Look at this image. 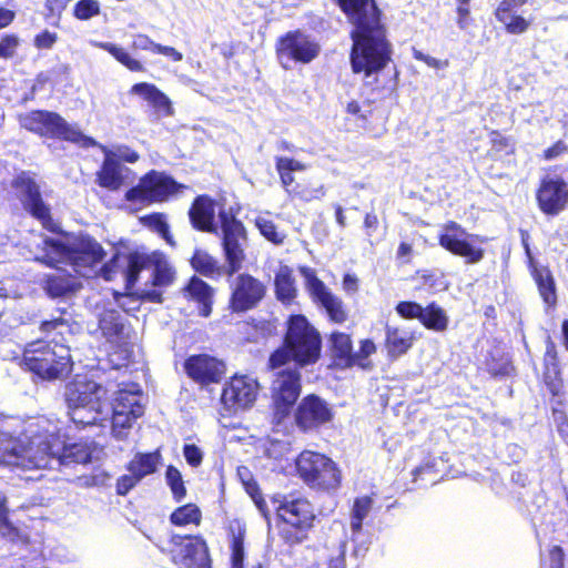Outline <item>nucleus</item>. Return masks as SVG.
Listing matches in <instances>:
<instances>
[{
	"instance_id": "21",
	"label": "nucleus",
	"mask_w": 568,
	"mask_h": 568,
	"mask_svg": "<svg viewBox=\"0 0 568 568\" xmlns=\"http://www.w3.org/2000/svg\"><path fill=\"white\" fill-rule=\"evenodd\" d=\"M536 197L542 213L557 215L568 204V185L562 178L548 174L541 180Z\"/></svg>"
},
{
	"instance_id": "25",
	"label": "nucleus",
	"mask_w": 568,
	"mask_h": 568,
	"mask_svg": "<svg viewBox=\"0 0 568 568\" xmlns=\"http://www.w3.org/2000/svg\"><path fill=\"white\" fill-rule=\"evenodd\" d=\"M65 355H68V347L62 344L36 341L27 345L23 352V364L33 373H43L45 371L42 358L58 356L60 359H65Z\"/></svg>"
},
{
	"instance_id": "50",
	"label": "nucleus",
	"mask_w": 568,
	"mask_h": 568,
	"mask_svg": "<svg viewBox=\"0 0 568 568\" xmlns=\"http://www.w3.org/2000/svg\"><path fill=\"white\" fill-rule=\"evenodd\" d=\"M168 485L171 487L172 493L176 497H181L185 494L181 473L173 466H169L165 473Z\"/></svg>"
},
{
	"instance_id": "58",
	"label": "nucleus",
	"mask_w": 568,
	"mask_h": 568,
	"mask_svg": "<svg viewBox=\"0 0 568 568\" xmlns=\"http://www.w3.org/2000/svg\"><path fill=\"white\" fill-rule=\"evenodd\" d=\"M491 151L497 154L503 151L510 152L513 151V144L510 143L508 138L503 136L498 132L491 133Z\"/></svg>"
},
{
	"instance_id": "55",
	"label": "nucleus",
	"mask_w": 568,
	"mask_h": 568,
	"mask_svg": "<svg viewBox=\"0 0 568 568\" xmlns=\"http://www.w3.org/2000/svg\"><path fill=\"white\" fill-rule=\"evenodd\" d=\"M58 40V34L55 32H50L49 30H44L41 33L37 34L33 44L37 49H51Z\"/></svg>"
},
{
	"instance_id": "63",
	"label": "nucleus",
	"mask_w": 568,
	"mask_h": 568,
	"mask_svg": "<svg viewBox=\"0 0 568 568\" xmlns=\"http://www.w3.org/2000/svg\"><path fill=\"white\" fill-rule=\"evenodd\" d=\"M158 43L153 42L148 36L138 34L134 37L132 48L135 50H150L153 52V47Z\"/></svg>"
},
{
	"instance_id": "38",
	"label": "nucleus",
	"mask_w": 568,
	"mask_h": 568,
	"mask_svg": "<svg viewBox=\"0 0 568 568\" xmlns=\"http://www.w3.org/2000/svg\"><path fill=\"white\" fill-rule=\"evenodd\" d=\"M386 343L389 354L399 356L412 347L413 336L409 332L388 326L386 329Z\"/></svg>"
},
{
	"instance_id": "61",
	"label": "nucleus",
	"mask_w": 568,
	"mask_h": 568,
	"mask_svg": "<svg viewBox=\"0 0 568 568\" xmlns=\"http://www.w3.org/2000/svg\"><path fill=\"white\" fill-rule=\"evenodd\" d=\"M114 159L119 162L124 161L129 163H134L139 160V154L131 150L128 146H119L115 151H113Z\"/></svg>"
},
{
	"instance_id": "28",
	"label": "nucleus",
	"mask_w": 568,
	"mask_h": 568,
	"mask_svg": "<svg viewBox=\"0 0 568 568\" xmlns=\"http://www.w3.org/2000/svg\"><path fill=\"white\" fill-rule=\"evenodd\" d=\"M216 203L209 196L201 195L193 202L189 215L192 225L202 232L216 233Z\"/></svg>"
},
{
	"instance_id": "13",
	"label": "nucleus",
	"mask_w": 568,
	"mask_h": 568,
	"mask_svg": "<svg viewBox=\"0 0 568 568\" xmlns=\"http://www.w3.org/2000/svg\"><path fill=\"white\" fill-rule=\"evenodd\" d=\"M99 331L105 339L108 349L119 353L123 358L128 357L132 329L118 310L105 308L99 315Z\"/></svg>"
},
{
	"instance_id": "32",
	"label": "nucleus",
	"mask_w": 568,
	"mask_h": 568,
	"mask_svg": "<svg viewBox=\"0 0 568 568\" xmlns=\"http://www.w3.org/2000/svg\"><path fill=\"white\" fill-rule=\"evenodd\" d=\"M275 293L278 301L284 304H291L296 297L295 281L293 277V271L283 265L278 268L275 274Z\"/></svg>"
},
{
	"instance_id": "54",
	"label": "nucleus",
	"mask_w": 568,
	"mask_h": 568,
	"mask_svg": "<svg viewBox=\"0 0 568 568\" xmlns=\"http://www.w3.org/2000/svg\"><path fill=\"white\" fill-rule=\"evenodd\" d=\"M413 57L416 60H419V61L426 63L429 68H433V69H438V70L446 69L449 65L448 60L436 59L432 55L423 53L422 51H419L417 49H413Z\"/></svg>"
},
{
	"instance_id": "41",
	"label": "nucleus",
	"mask_w": 568,
	"mask_h": 568,
	"mask_svg": "<svg viewBox=\"0 0 568 568\" xmlns=\"http://www.w3.org/2000/svg\"><path fill=\"white\" fill-rule=\"evenodd\" d=\"M420 322L429 329L443 332L448 326V316L442 307L433 303L423 310Z\"/></svg>"
},
{
	"instance_id": "64",
	"label": "nucleus",
	"mask_w": 568,
	"mask_h": 568,
	"mask_svg": "<svg viewBox=\"0 0 568 568\" xmlns=\"http://www.w3.org/2000/svg\"><path fill=\"white\" fill-rule=\"evenodd\" d=\"M153 52L169 57L173 61H181L183 59L182 53L179 52L178 50H175L174 48L168 47V45H162L159 43L153 47Z\"/></svg>"
},
{
	"instance_id": "20",
	"label": "nucleus",
	"mask_w": 568,
	"mask_h": 568,
	"mask_svg": "<svg viewBox=\"0 0 568 568\" xmlns=\"http://www.w3.org/2000/svg\"><path fill=\"white\" fill-rule=\"evenodd\" d=\"M301 272L305 277L306 287L313 301L326 311L331 321L344 323L347 318V312L342 300L334 295L326 285L317 278L313 270L303 267Z\"/></svg>"
},
{
	"instance_id": "48",
	"label": "nucleus",
	"mask_w": 568,
	"mask_h": 568,
	"mask_svg": "<svg viewBox=\"0 0 568 568\" xmlns=\"http://www.w3.org/2000/svg\"><path fill=\"white\" fill-rule=\"evenodd\" d=\"M100 13V4L97 0H80L74 7V16L79 20H88Z\"/></svg>"
},
{
	"instance_id": "29",
	"label": "nucleus",
	"mask_w": 568,
	"mask_h": 568,
	"mask_svg": "<svg viewBox=\"0 0 568 568\" xmlns=\"http://www.w3.org/2000/svg\"><path fill=\"white\" fill-rule=\"evenodd\" d=\"M131 93L141 97L148 102L159 116H170L173 114L170 99L154 84L146 82L136 83L131 88Z\"/></svg>"
},
{
	"instance_id": "45",
	"label": "nucleus",
	"mask_w": 568,
	"mask_h": 568,
	"mask_svg": "<svg viewBox=\"0 0 568 568\" xmlns=\"http://www.w3.org/2000/svg\"><path fill=\"white\" fill-rule=\"evenodd\" d=\"M255 225L260 230L261 234L274 244H282L286 237L285 233L278 231L273 221L258 216L255 220Z\"/></svg>"
},
{
	"instance_id": "27",
	"label": "nucleus",
	"mask_w": 568,
	"mask_h": 568,
	"mask_svg": "<svg viewBox=\"0 0 568 568\" xmlns=\"http://www.w3.org/2000/svg\"><path fill=\"white\" fill-rule=\"evenodd\" d=\"M95 145H98L104 153L103 164L98 172L99 185L108 190L115 191L123 184L125 179L124 173L128 172L129 169L114 159L113 151L98 143Z\"/></svg>"
},
{
	"instance_id": "5",
	"label": "nucleus",
	"mask_w": 568,
	"mask_h": 568,
	"mask_svg": "<svg viewBox=\"0 0 568 568\" xmlns=\"http://www.w3.org/2000/svg\"><path fill=\"white\" fill-rule=\"evenodd\" d=\"M285 342L286 347L280 348L271 355L270 365L273 368L284 365L290 355L300 365L314 363L320 357V335L304 316L291 317Z\"/></svg>"
},
{
	"instance_id": "57",
	"label": "nucleus",
	"mask_w": 568,
	"mask_h": 568,
	"mask_svg": "<svg viewBox=\"0 0 568 568\" xmlns=\"http://www.w3.org/2000/svg\"><path fill=\"white\" fill-rule=\"evenodd\" d=\"M275 160L276 166H281L291 173L305 171L307 169V165L305 163L292 158L277 156Z\"/></svg>"
},
{
	"instance_id": "6",
	"label": "nucleus",
	"mask_w": 568,
	"mask_h": 568,
	"mask_svg": "<svg viewBox=\"0 0 568 568\" xmlns=\"http://www.w3.org/2000/svg\"><path fill=\"white\" fill-rule=\"evenodd\" d=\"M145 396L136 383H121L112 400V434L125 439L129 430L144 414Z\"/></svg>"
},
{
	"instance_id": "39",
	"label": "nucleus",
	"mask_w": 568,
	"mask_h": 568,
	"mask_svg": "<svg viewBox=\"0 0 568 568\" xmlns=\"http://www.w3.org/2000/svg\"><path fill=\"white\" fill-rule=\"evenodd\" d=\"M534 277L544 302L549 306H554L556 304L557 297L555 281L550 271L546 267L535 268Z\"/></svg>"
},
{
	"instance_id": "43",
	"label": "nucleus",
	"mask_w": 568,
	"mask_h": 568,
	"mask_svg": "<svg viewBox=\"0 0 568 568\" xmlns=\"http://www.w3.org/2000/svg\"><path fill=\"white\" fill-rule=\"evenodd\" d=\"M201 511L195 504H186L171 514V523L175 526L199 525Z\"/></svg>"
},
{
	"instance_id": "24",
	"label": "nucleus",
	"mask_w": 568,
	"mask_h": 568,
	"mask_svg": "<svg viewBox=\"0 0 568 568\" xmlns=\"http://www.w3.org/2000/svg\"><path fill=\"white\" fill-rule=\"evenodd\" d=\"M277 517L294 527H310L314 520V511L308 499H291L280 503V499H272Z\"/></svg>"
},
{
	"instance_id": "18",
	"label": "nucleus",
	"mask_w": 568,
	"mask_h": 568,
	"mask_svg": "<svg viewBox=\"0 0 568 568\" xmlns=\"http://www.w3.org/2000/svg\"><path fill=\"white\" fill-rule=\"evenodd\" d=\"M151 270L154 286H166L174 278V271L168 263L162 253L153 252L151 254H133L128 261V281H136L139 273L144 270Z\"/></svg>"
},
{
	"instance_id": "40",
	"label": "nucleus",
	"mask_w": 568,
	"mask_h": 568,
	"mask_svg": "<svg viewBox=\"0 0 568 568\" xmlns=\"http://www.w3.org/2000/svg\"><path fill=\"white\" fill-rule=\"evenodd\" d=\"M191 264L196 272L204 276L215 277L223 274V267L219 265L217 261L202 250L195 251Z\"/></svg>"
},
{
	"instance_id": "44",
	"label": "nucleus",
	"mask_w": 568,
	"mask_h": 568,
	"mask_svg": "<svg viewBox=\"0 0 568 568\" xmlns=\"http://www.w3.org/2000/svg\"><path fill=\"white\" fill-rule=\"evenodd\" d=\"M263 453L270 459L282 462L291 452L288 440L267 437L262 442Z\"/></svg>"
},
{
	"instance_id": "16",
	"label": "nucleus",
	"mask_w": 568,
	"mask_h": 568,
	"mask_svg": "<svg viewBox=\"0 0 568 568\" xmlns=\"http://www.w3.org/2000/svg\"><path fill=\"white\" fill-rule=\"evenodd\" d=\"M258 383L247 375L233 376L223 387L221 400L225 409L237 413L253 406L258 394Z\"/></svg>"
},
{
	"instance_id": "1",
	"label": "nucleus",
	"mask_w": 568,
	"mask_h": 568,
	"mask_svg": "<svg viewBox=\"0 0 568 568\" xmlns=\"http://www.w3.org/2000/svg\"><path fill=\"white\" fill-rule=\"evenodd\" d=\"M91 452L87 444H65L50 419L31 420L19 436L0 433V465L21 469H45L87 464Z\"/></svg>"
},
{
	"instance_id": "33",
	"label": "nucleus",
	"mask_w": 568,
	"mask_h": 568,
	"mask_svg": "<svg viewBox=\"0 0 568 568\" xmlns=\"http://www.w3.org/2000/svg\"><path fill=\"white\" fill-rule=\"evenodd\" d=\"M516 8L508 7L507 2H501L496 10V18L505 24L507 32L520 34L529 28L530 22L520 16H515L513 11Z\"/></svg>"
},
{
	"instance_id": "53",
	"label": "nucleus",
	"mask_w": 568,
	"mask_h": 568,
	"mask_svg": "<svg viewBox=\"0 0 568 568\" xmlns=\"http://www.w3.org/2000/svg\"><path fill=\"white\" fill-rule=\"evenodd\" d=\"M183 456L192 467L200 466L203 460V452L194 444L184 445Z\"/></svg>"
},
{
	"instance_id": "4",
	"label": "nucleus",
	"mask_w": 568,
	"mask_h": 568,
	"mask_svg": "<svg viewBox=\"0 0 568 568\" xmlns=\"http://www.w3.org/2000/svg\"><path fill=\"white\" fill-rule=\"evenodd\" d=\"M105 388L85 376H77L65 388V402L71 420L81 426H103L108 414L103 413Z\"/></svg>"
},
{
	"instance_id": "35",
	"label": "nucleus",
	"mask_w": 568,
	"mask_h": 568,
	"mask_svg": "<svg viewBox=\"0 0 568 568\" xmlns=\"http://www.w3.org/2000/svg\"><path fill=\"white\" fill-rule=\"evenodd\" d=\"M161 462L159 450L149 454H136L129 465V471L134 474L140 480L153 474Z\"/></svg>"
},
{
	"instance_id": "2",
	"label": "nucleus",
	"mask_w": 568,
	"mask_h": 568,
	"mask_svg": "<svg viewBox=\"0 0 568 568\" xmlns=\"http://www.w3.org/2000/svg\"><path fill=\"white\" fill-rule=\"evenodd\" d=\"M42 254L37 260L57 270L47 276L44 290L52 297L65 296L81 287L77 276L60 265H68L82 277L97 273L105 255L102 246L85 234L69 235L62 239H44Z\"/></svg>"
},
{
	"instance_id": "12",
	"label": "nucleus",
	"mask_w": 568,
	"mask_h": 568,
	"mask_svg": "<svg viewBox=\"0 0 568 568\" xmlns=\"http://www.w3.org/2000/svg\"><path fill=\"white\" fill-rule=\"evenodd\" d=\"M219 217L223 233V248L229 265L225 272L226 274L232 275L241 268L244 261L246 233L243 224L232 214L221 210L219 212Z\"/></svg>"
},
{
	"instance_id": "59",
	"label": "nucleus",
	"mask_w": 568,
	"mask_h": 568,
	"mask_svg": "<svg viewBox=\"0 0 568 568\" xmlns=\"http://www.w3.org/2000/svg\"><path fill=\"white\" fill-rule=\"evenodd\" d=\"M140 480L134 474L130 473L129 475H123L116 481V493L119 495H125L129 493L131 488H133L136 483Z\"/></svg>"
},
{
	"instance_id": "15",
	"label": "nucleus",
	"mask_w": 568,
	"mask_h": 568,
	"mask_svg": "<svg viewBox=\"0 0 568 568\" xmlns=\"http://www.w3.org/2000/svg\"><path fill=\"white\" fill-rule=\"evenodd\" d=\"M169 551L180 568H211L207 546L200 537L173 536Z\"/></svg>"
},
{
	"instance_id": "22",
	"label": "nucleus",
	"mask_w": 568,
	"mask_h": 568,
	"mask_svg": "<svg viewBox=\"0 0 568 568\" xmlns=\"http://www.w3.org/2000/svg\"><path fill=\"white\" fill-rule=\"evenodd\" d=\"M186 374L201 385L219 383L225 374V365L215 357L201 354L185 361Z\"/></svg>"
},
{
	"instance_id": "3",
	"label": "nucleus",
	"mask_w": 568,
	"mask_h": 568,
	"mask_svg": "<svg viewBox=\"0 0 568 568\" xmlns=\"http://www.w3.org/2000/svg\"><path fill=\"white\" fill-rule=\"evenodd\" d=\"M339 4L355 27L352 31V69L367 78L384 69L392 55L381 12L375 0H339Z\"/></svg>"
},
{
	"instance_id": "19",
	"label": "nucleus",
	"mask_w": 568,
	"mask_h": 568,
	"mask_svg": "<svg viewBox=\"0 0 568 568\" xmlns=\"http://www.w3.org/2000/svg\"><path fill=\"white\" fill-rule=\"evenodd\" d=\"M26 209L49 230H54V223L49 207L43 203L39 185L30 173L22 172L12 182Z\"/></svg>"
},
{
	"instance_id": "49",
	"label": "nucleus",
	"mask_w": 568,
	"mask_h": 568,
	"mask_svg": "<svg viewBox=\"0 0 568 568\" xmlns=\"http://www.w3.org/2000/svg\"><path fill=\"white\" fill-rule=\"evenodd\" d=\"M237 476L250 497H257L260 494V486L254 479L251 470L246 466H240L237 468Z\"/></svg>"
},
{
	"instance_id": "31",
	"label": "nucleus",
	"mask_w": 568,
	"mask_h": 568,
	"mask_svg": "<svg viewBox=\"0 0 568 568\" xmlns=\"http://www.w3.org/2000/svg\"><path fill=\"white\" fill-rule=\"evenodd\" d=\"M244 536L245 525L239 520H231L229 524V538L231 544V562L232 568H243L244 560ZM251 568H262L260 564L252 566Z\"/></svg>"
},
{
	"instance_id": "26",
	"label": "nucleus",
	"mask_w": 568,
	"mask_h": 568,
	"mask_svg": "<svg viewBox=\"0 0 568 568\" xmlns=\"http://www.w3.org/2000/svg\"><path fill=\"white\" fill-rule=\"evenodd\" d=\"M7 501L8 499L0 500V536L10 542L26 545L29 542L28 534L16 526L21 521L20 513L24 507L13 509Z\"/></svg>"
},
{
	"instance_id": "46",
	"label": "nucleus",
	"mask_w": 568,
	"mask_h": 568,
	"mask_svg": "<svg viewBox=\"0 0 568 568\" xmlns=\"http://www.w3.org/2000/svg\"><path fill=\"white\" fill-rule=\"evenodd\" d=\"M142 222L145 226L152 229L156 233H159L169 244L173 245L174 242L169 231V224L166 222L165 215L161 213H155L151 215H146L142 217Z\"/></svg>"
},
{
	"instance_id": "17",
	"label": "nucleus",
	"mask_w": 568,
	"mask_h": 568,
	"mask_svg": "<svg viewBox=\"0 0 568 568\" xmlns=\"http://www.w3.org/2000/svg\"><path fill=\"white\" fill-rule=\"evenodd\" d=\"M230 307L233 312H246L258 305L264 298L266 286L250 274H240L230 284Z\"/></svg>"
},
{
	"instance_id": "34",
	"label": "nucleus",
	"mask_w": 568,
	"mask_h": 568,
	"mask_svg": "<svg viewBox=\"0 0 568 568\" xmlns=\"http://www.w3.org/2000/svg\"><path fill=\"white\" fill-rule=\"evenodd\" d=\"M90 43L95 48L109 52L118 62L128 68L130 71H144L143 64L139 60L132 58L124 48L111 42L91 41Z\"/></svg>"
},
{
	"instance_id": "30",
	"label": "nucleus",
	"mask_w": 568,
	"mask_h": 568,
	"mask_svg": "<svg viewBox=\"0 0 568 568\" xmlns=\"http://www.w3.org/2000/svg\"><path fill=\"white\" fill-rule=\"evenodd\" d=\"M213 288L199 277L193 276L184 290L185 297L199 304V313L210 316L213 303Z\"/></svg>"
},
{
	"instance_id": "47",
	"label": "nucleus",
	"mask_w": 568,
	"mask_h": 568,
	"mask_svg": "<svg viewBox=\"0 0 568 568\" xmlns=\"http://www.w3.org/2000/svg\"><path fill=\"white\" fill-rule=\"evenodd\" d=\"M371 508L372 499H355L351 521V528L353 534H356L361 530L363 519L367 516Z\"/></svg>"
},
{
	"instance_id": "9",
	"label": "nucleus",
	"mask_w": 568,
	"mask_h": 568,
	"mask_svg": "<svg viewBox=\"0 0 568 568\" xmlns=\"http://www.w3.org/2000/svg\"><path fill=\"white\" fill-rule=\"evenodd\" d=\"M438 242L443 248L463 257L467 264H477L485 255L484 248L476 244L477 242L484 243V239L468 233L454 221L442 225Z\"/></svg>"
},
{
	"instance_id": "7",
	"label": "nucleus",
	"mask_w": 568,
	"mask_h": 568,
	"mask_svg": "<svg viewBox=\"0 0 568 568\" xmlns=\"http://www.w3.org/2000/svg\"><path fill=\"white\" fill-rule=\"evenodd\" d=\"M302 480L311 488L329 493L341 485V471L327 456L312 452H302L295 460Z\"/></svg>"
},
{
	"instance_id": "60",
	"label": "nucleus",
	"mask_w": 568,
	"mask_h": 568,
	"mask_svg": "<svg viewBox=\"0 0 568 568\" xmlns=\"http://www.w3.org/2000/svg\"><path fill=\"white\" fill-rule=\"evenodd\" d=\"M547 568H562L564 567V551L559 546H554L548 555Z\"/></svg>"
},
{
	"instance_id": "8",
	"label": "nucleus",
	"mask_w": 568,
	"mask_h": 568,
	"mask_svg": "<svg viewBox=\"0 0 568 568\" xmlns=\"http://www.w3.org/2000/svg\"><path fill=\"white\" fill-rule=\"evenodd\" d=\"M22 128L41 136L61 138L82 146H92L97 142L85 136L77 126L69 124L58 113L49 111H32L20 116Z\"/></svg>"
},
{
	"instance_id": "56",
	"label": "nucleus",
	"mask_w": 568,
	"mask_h": 568,
	"mask_svg": "<svg viewBox=\"0 0 568 568\" xmlns=\"http://www.w3.org/2000/svg\"><path fill=\"white\" fill-rule=\"evenodd\" d=\"M376 347L375 344L371 339H364L361 343L359 351L357 353H354V364L361 365L362 367H365V364L362 363L363 359H366L368 356H371L373 353H375Z\"/></svg>"
},
{
	"instance_id": "51",
	"label": "nucleus",
	"mask_w": 568,
	"mask_h": 568,
	"mask_svg": "<svg viewBox=\"0 0 568 568\" xmlns=\"http://www.w3.org/2000/svg\"><path fill=\"white\" fill-rule=\"evenodd\" d=\"M424 307L415 302H399L396 306V312L404 318L414 320L423 315Z\"/></svg>"
},
{
	"instance_id": "62",
	"label": "nucleus",
	"mask_w": 568,
	"mask_h": 568,
	"mask_svg": "<svg viewBox=\"0 0 568 568\" xmlns=\"http://www.w3.org/2000/svg\"><path fill=\"white\" fill-rule=\"evenodd\" d=\"M69 327L68 322L63 318H54L51 321H45L41 325V329L43 332H50L57 329L59 334H63V332Z\"/></svg>"
},
{
	"instance_id": "10",
	"label": "nucleus",
	"mask_w": 568,
	"mask_h": 568,
	"mask_svg": "<svg viewBox=\"0 0 568 568\" xmlns=\"http://www.w3.org/2000/svg\"><path fill=\"white\" fill-rule=\"evenodd\" d=\"M320 52V43L301 31L287 32L278 39L276 44L278 62L285 70H291L294 63H311L318 57Z\"/></svg>"
},
{
	"instance_id": "14",
	"label": "nucleus",
	"mask_w": 568,
	"mask_h": 568,
	"mask_svg": "<svg viewBox=\"0 0 568 568\" xmlns=\"http://www.w3.org/2000/svg\"><path fill=\"white\" fill-rule=\"evenodd\" d=\"M274 417L280 423L288 416L301 394V376L296 369L286 368L278 372L271 387Z\"/></svg>"
},
{
	"instance_id": "23",
	"label": "nucleus",
	"mask_w": 568,
	"mask_h": 568,
	"mask_svg": "<svg viewBox=\"0 0 568 568\" xmlns=\"http://www.w3.org/2000/svg\"><path fill=\"white\" fill-rule=\"evenodd\" d=\"M332 413L327 404L316 395H308L300 403L295 420L302 429H311L329 422Z\"/></svg>"
},
{
	"instance_id": "52",
	"label": "nucleus",
	"mask_w": 568,
	"mask_h": 568,
	"mask_svg": "<svg viewBox=\"0 0 568 568\" xmlns=\"http://www.w3.org/2000/svg\"><path fill=\"white\" fill-rule=\"evenodd\" d=\"M20 44V39L14 34H6L0 41V58H12Z\"/></svg>"
},
{
	"instance_id": "36",
	"label": "nucleus",
	"mask_w": 568,
	"mask_h": 568,
	"mask_svg": "<svg viewBox=\"0 0 568 568\" xmlns=\"http://www.w3.org/2000/svg\"><path fill=\"white\" fill-rule=\"evenodd\" d=\"M332 354L339 365L351 366L354 362L352 341L347 334L333 333L331 335Z\"/></svg>"
},
{
	"instance_id": "11",
	"label": "nucleus",
	"mask_w": 568,
	"mask_h": 568,
	"mask_svg": "<svg viewBox=\"0 0 568 568\" xmlns=\"http://www.w3.org/2000/svg\"><path fill=\"white\" fill-rule=\"evenodd\" d=\"M181 187L182 185L178 184L171 176L162 172L151 171L140 179L136 186L125 193V200L139 205L163 202Z\"/></svg>"
},
{
	"instance_id": "37",
	"label": "nucleus",
	"mask_w": 568,
	"mask_h": 568,
	"mask_svg": "<svg viewBox=\"0 0 568 568\" xmlns=\"http://www.w3.org/2000/svg\"><path fill=\"white\" fill-rule=\"evenodd\" d=\"M42 366L44 368L43 373H34L39 377L43 379H55L61 378L68 375L71 371V355L70 349L68 348V355H65V359H60L58 356H47L42 358Z\"/></svg>"
},
{
	"instance_id": "42",
	"label": "nucleus",
	"mask_w": 568,
	"mask_h": 568,
	"mask_svg": "<svg viewBox=\"0 0 568 568\" xmlns=\"http://www.w3.org/2000/svg\"><path fill=\"white\" fill-rule=\"evenodd\" d=\"M444 471V460L442 458L427 459L423 465L413 471L414 480H425L435 484Z\"/></svg>"
}]
</instances>
